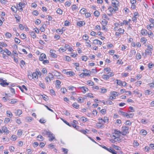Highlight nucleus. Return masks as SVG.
I'll use <instances>...</instances> for the list:
<instances>
[{
  "label": "nucleus",
  "mask_w": 154,
  "mask_h": 154,
  "mask_svg": "<svg viewBox=\"0 0 154 154\" xmlns=\"http://www.w3.org/2000/svg\"><path fill=\"white\" fill-rule=\"evenodd\" d=\"M140 133H141L142 134L144 135H146L147 134V131L143 129L141 130Z\"/></svg>",
  "instance_id": "3c124183"
},
{
  "label": "nucleus",
  "mask_w": 154,
  "mask_h": 154,
  "mask_svg": "<svg viewBox=\"0 0 154 154\" xmlns=\"http://www.w3.org/2000/svg\"><path fill=\"white\" fill-rule=\"evenodd\" d=\"M109 152L112 154H117L116 151L110 147L109 148Z\"/></svg>",
  "instance_id": "b1692460"
},
{
  "label": "nucleus",
  "mask_w": 154,
  "mask_h": 154,
  "mask_svg": "<svg viewBox=\"0 0 154 154\" xmlns=\"http://www.w3.org/2000/svg\"><path fill=\"white\" fill-rule=\"evenodd\" d=\"M57 14L61 15L62 14V10L60 8H58L57 11Z\"/></svg>",
  "instance_id": "4d7b16f0"
},
{
  "label": "nucleus",
  "mask_w": 154,
  "mask_h": 154,
  "mask_svg": "<svg viewBox=\"0 0 154 154\" xmlns=\"http://www.w3.org/2000/svg\"><path fill=\"white\" fill-rule=\"evenodd\" d=\"M86 11V10L85 8H82L80 11V12L81 14H85Z\"/></svg>",
  "instance_id": "c85d7f7f"
},
{
  "label": "nucleus",
  "mask_w": 154,
  "mask_h": 154,
  "mask_svg": "<svg viewBox=\"0 0 154 154\" xmlns=\"http://www.w3.org/2000/svg\"><path fill=\"white\" fill-rule=\"evenodd\" d=\"M109 152L112 154H117L116 151L110 147L109 148Z\"/></svg>",
  "instance_id": "393cba45"
},
{
  "label": "nucleus",
  "mask_w": 154,
  "mask_h": 154,
  "mask_svg": "<svg viewBox=\"0 0 154 154\" xmlns=\"http://www.w3.org/2000/svg\"><path fill=\"white\" fill-rule=\"evenodd\" d=\"M61 92L63 94H65V93L66 91L67 90L65 88H63L60 89Z\"/></svg>",
  "instance_id": "603ef678"
},
{
  "label": "nucleus",
  "mask_w": 154,
  "mask_h": 154,
  "mask_svg": "<svg viewBox=\"0 0 154 154\" xmlns=\"http://www.w3.org/2000/svg\"><path fill=\"white\" fill-rule=\"evenodd\" d=\"M75 88L72 86H70L68 87L67 89L69 90L73 91L74 90V89Z\"/></svg>",
  "instance_id": "bf43d9fd"
},
{
  "label": "nucleus",
  "mask_w": 154,
  "mask_h": 154,
  "mask_svg": "<svg viewBox=\"0 0 154 154\" xmlns=\"http://www.w3.org/2000/svg\"><path fill=\"white\" fill-rule=\"evenodd\" d=\"M4 51L8 56H10L11 55V52L8 49L5 48Z\"/></svg>",
  "instance_id": "cd10ccee"
},
{
  "label": "nucleus",
  "mask_w": 154,
  "mask_h": 154,
  "mask_svg": "<svg viewBox=\"0 0 154 154\" xmlns=\"http://www.w3.org/2000/svg\"><path fill=\"white\" fill-rule=\"evenodd\" d=\"M141 56L139 53H137L136 56V58L137 60H139L141 58Z\"/></svg>",
  "instance_id": "2f4dec72"
},
{
  "label": "nucleus",
  "mask_w": 154,
  "mask_h": 154,
  "mask_svg": "<svg viewBox=\"0 0 154 154\" xmlns=\"http://www.w3.org/2000/svg\"><path fill=\"white\" fill-rule=\"evenodd\" d=\"M84 99L82 97H79L77 100L78 102L79 103H82L84 102Z\"/></svg>",
  "instance_id": "bb28decb"
},
{
  "label": "nucleus",
  "mask_w": 154,
  "mask_h": 154,
  "mask_svg": "<svg viewBox=\"0 0 154 154\" xmlns=\"http://www.w3.org/2000/svg\"><path fill=\"white\" fill-rule=\"evenodd\" d=\"M141 33L143 35H146L147 34V32L146 29H143L141 30Z\"/></svg>",
  "instance_id": "72a5a7b5"
},
{
  "label": "nucleus",
  "mask_w": 154,
  "mask_h": 154,
  "mask_svg": "<svg viewBox=\"0 0 154 154\" xmlns=\"http://www.w3.org/2000/svg\"><path fill=\"white\" fill-rule=\"evenodd\" d=\"M25 119L27 122H30L32 121V118L31 116H28L25 118Z\"/></svg>",
  "instance_id": "f704fd0d"
},
{
  "label": "nucleus",
  "mask_w": 154,
  "mask_h": 154,
  "mask_svg": "<svg viewBox=\"0 0 154 154\" xmlns=\"http://www.w3.org/2000/svg\"><path fill=\"white\" fill-rule=\"evenodd\" d=\"M7 46V45L4 42H0V47L3 48V47H6Z\"/></svg>",
  "instance_id": "c756f323"
},
{
  "label": "nucleus",
  "mask_w": 154,
  "mask_h": 154,
  "mask_svg": "<svg viewBox=\"0 0 154 154\" xmlns=\"http://www.w3.org/2000/svg\"><path fill=\"white\" fill-rule=\"evenodd\" d=\"M126 115H127L126 116V117H127V118H132L134 116V114L131 113L130 114H128L127 113V114Z\"/></svg>",
  "instance_id": "09e8293b"
},
{
  "label": "nucleus",
  "mask_w": 154,
  "mask_h": 154,
  "mask_svg": "<svg viewBox=\"0 0 154 154\" xmlns=\"http://www.w3.org/2000/svg\"><path fill=\"white\" fill-rule=\"evenodd\" d=\"M5 35L6 37L8 38H10L11 37V34L9 32H6L5 34Z\"/></svg>",
  "instance_id": "864d4df0"
},
{
  "label": "nucleus",
  "mask_w": 154,
  "mask_h": 154,
  "mask_svg": "<svg viewBox=\"0 0 154 154\" xmlns=\"http://www.w3.org/2000/svg\"><path fill=\"white\" fill-rule=\"evenodd\" d=\"M17 137L15 135L13 134L11 137V140L13 141H15L17 139Z\"/></svg>",
  "instance_id": "37998d69"
},
{
  "label": "nucleus",
  "mask_w": 154,
  "mask_h": 154,
  "mask_svg": "<svg viewBox=\"0 0 154 154\" xmlns=\"http://www.w3.org/2000/svg\"><path fill=\"white\" fill-rule=\"evenodd\" d=\"M11 10L14 12H16L17 11V8L16 7L12 6L11 8Z\"/></svg>",
  "instance_id": "338daca9"
},
{
  "label": "nucleus",
  "mask_w": 154,
  "mask_h": 154,
  "mask_svg": "<svg viewBox=\"0 0 154 154\" xmlns=\"http://www.w3.org/2000/svg\"><path fill=\"white\" fill-rule=\"evenodd\" d=\"M108 9L109 11L111 13H112L113 11H115V8H113L111 7H109L108 8Z\"/></svg>",
  "instance_id": "c03bdc74"
},
{
  "label": "nucleus",
  "mask_w": 154,
  "mask_h": 154,
  "mask_svg": "<svg viewBox=\"0 0 154 154\" xmlns=\"http://www.w3.org/2000/svg\"><path fill=\"white\" fill-rule=\"evenodd\" d=\"M107 91V89L106 88H100L99 89V92L101 93H104Z\"/></svg>",
  "instance_id": "c9c22d12"
},
{
  "label": "nucleus",
  "mask_w": 154,
  "mask_h": 154,
  "mask_svg": "<svg viewBox=\"0 0 154 154\" xmlns=\"http://www.w3.org/2000/svg\"><path fill=\"white\" fill-rule=\"evenodd\" d=\"M89 130L87 129H85V130H84L82 129H81L79 130V131L81 132L83 134H85L87 133V132H88Z\"/></svg>",
  "instance_id": "aec40b11"
},
{
  "label": "nucleus",
  "mask_w": 154,
  "mask_h": 154,
  "mask_svg": "<svg viewBox=\"0 0 154 154\" xmlns=\"http://www.w3.org/2000/svg\"><path fill=\"white\" fill-rule=\"evenodd\" d=\"M82 38L84 40L86 41V40H88V36L87 35L85 34L83 35Z\"/></svg>",
  "instance_id": "13d9d810"
},
{
  "label": "nucleus",
  "mask_w": 154,
  "mask_h": 154,
  "mask_svg": "<svg viewBox=\"0 0 154 154\" xmlns=\"http://www.w3.org/2000/svg\"><path fill=\"white\" fill-rule=\"evenodd\" d=\"M130 2L131 4V8L133 9H134L135 8L136 0H130Z\"/></svg>",
  "instance_id": "f8f14e48"
},
{
  "label": "nucleus",
  "mask_w": 154,
  "mask_h": 154,
  "mask_svg": "<svg viewBox=\"0 0 154 154\" xmlns=\"http://www.w3.org/2000/svg\"><path fill=\"white\" fill-rule=\"evenodd\" d=\"M146 39L145 37H142L140 39L141 42L143 43V44L146 43Z\"/></svg>",
  "instance_id": "e433bc0d"
},
{
  "label": "nucleus",
  "mask_w": 154,
  "mask_h": 154,
  "mask_svg": "<svg viewBox=\"0 0 154 154\" xmlns=\"http://www.w3.org/2000/svg\"><path fill=\"white\" fill-rule=\"evenodd\" d=\"M65 71L66 72H64V74H65L68 76H74L75 75V73L72 71L66 72V70Z\"/></svg>",
  "instance_id": "6e6552de"
},
{
  "label": "nucleus",
  "mask_w": 154,
  "mask_h": 154,
  "mask_svg": "<svg viewBox=\"0 0 154 154\" xmlns=\"http://www.w3.org/2000/svg\"><path fill=\"white\" fill-rule=\"evenodd\" d=\"M39 85L43 89H45V85L44 83H43L41 82L39 83Z\"/></svg>",
  "instance_id": "680f3d73"
},
{
  "label": "nucleus",
  "mask_w": 154,
  "mask_h": 154,
  "mask_svg": "<svg viewBox=\"0 0 154 154\" xmlns=\"http://www.w3.org/2000/svg\"><path fill=\"white\" fill-rule=\"evenodd\" d=\"M112 146L114 149H116V150H120L121 149L120 147L119 146H116V145H113Z\"/></svg>",
  "instance_id": "6e6d98bb"
},
{
  "label": "nucleus",
  "mask_w": 154,
  "mask_h": 154,
  "mask_svg": "<svg viewBox=\"0 0 154 154\" xmlns=\"http://www.w3.org/2000/svg\"><path fill=\"white\" fill-rule=\"evenodd\" d=\"M46 58V56L44 54H41L39 57V60L40 61H42L45 59Z\"/></svg>",
  "instance_id": "2eb2a0df"
},
{
  "label": "nucleus",
  "mask_w": 154,
  "mask_h": 154,
  "mask_svg": "<svg viewBox=\"0 0 154 154\" xmlns=\"http://www.w3.org/2000/svg\"><path fill=\"white\" fill-rule=\"evenodd\" d=\"M37 137L38 138H40V139H38V140L39 141H43L44 140V138L41 135H39L37 136Z\"/></svg>",
  "instance_id": "de8ad7c7"
},
{
  "label": "nucleus",
  "mask_w": 154,
  "mask_h": 154,
  "mask_svg": "<svg viewBox=\"0 0 154 154\" xmlns=\"http://www.w3.org/2000/svg\"><path fill=\"white\" fill-rule=\"evenodd\" d=\"M0 80H2V82L0 83V84L2 86H5L7 85H9V83L6 82H5L4 80H3L2 79H1Z\"/></svg>",
  "instance_id": "dca6fc26"
},
{
  "label": "nucleus",
  "mask_w": 154,
  "mask_h": 154,
  "mask_svg": "<svg viewBox=\"0 0 154 154\" xmlns=\"http://www.w3.org/2000/svg\"><path fill=\"white\" fill-rule=\"evenodd\" d=\"M103 124H102L99 122L96 124V126L98 128H102L103 127Z\"/></svg>",
  "instance_id": "f3484780"
},
{
  "label": "nucleus",
  "mask_w": 154,
  "mask_h": 154,
  "mask_svg": "<svg viewBox=\"0 0 154 154\" xmlns=\"http://www.w3.org/2000/svg\"><path fill=\"white\" fill-rule=\"evenodd\" d=\"M116 83L117 85L122 86L123 82L122 81L118 79H116Z\"/></svg>",
  "instance_id": "4c0bfd02"
},
{
  "label": "nucleus",
  "mask_w": 154,
  "mask_h": 154,
  "mask_svg": "<svg viewBox=\"0 0 154 154\" xmlns=\"http://www.w3.org/2000/svg\"><path fill=\"white\" fill-rule=\"evenodd\" d=\"M104 70L106 72H108V74L109 72L111 71V69L109 67L105 68L104 69Z\"/></svg>",
  "instance_id": "69168bd1"
},
{
  "label": "nucleus",
  "mask_w": 154,
  "mask_h": 154,
  "mask_svg": "<svg viewBox=\"0 0 154 154\" xmlns=\"http://www.w3.org/2000/svg\"><path fill=\"white\" fill-rule=\"evenodd\" d=\"M86 43L87 44V45H86V46L88 48H91V45L90 43V41L89 40H86Z\"/></svg>",
  "instance_id": "a878e982"
},
{
  "label": "nucleus",
  "mask_w": 154,
  "mask_h": 154,
  "mask_svg": "<svg viewBox=\"0 0 154 154\" xmlns=\"http://www.w3.org/2000/svg\"><path fill=\"white\" fill-rule=\"evenodd\" d=\"M17 8L18 9V10L20 11H23V7L20 6V5H17Z\"/></svg>",
  "instance_id": "052dcab7"
},
{
  "label": "nucleus",
  "mask_w": 154,
  "mask_h": 154,
  "mask_svg": "<svg viewBox=\"0 0 154 154\" xmlns=\"http://www.w3.org/2000/svg\"><path fill=\"white\" fill-rule=\"evenodd\" d=\"M1 129L3 133H5L6 134H8L10 132V131L8 130L7 128L5 126L2 127Z\"/></svg>",
  "instance_id": "39448f33"
},
{
  "label": "nucleus",
  "mask_w": 154,
  "mask_h": 154,
  "mask_svg": "<svg viewBox=\"0 0 154 154\" xmlns=\"http://www.w3.org/2000/svg\"><path fill=\"white\" fill-rule=\"evenodd\" d=\"M121 133L119 131L116 129L110 135L111 139L110 141L112 143H115V142H119L121 141V138L120 134Z\"/></svg>",
  "instance_id": "f257e3e1"
},
{
  "label": "nucleus",
  "mask_w": 154,
  "mask_h": 154,
  "mask_svg": "<svg viewBox=\"0 0 154 154\" xmlns=\"http://www.w3.org/2000/svg\"><path fill=\"white\" fill-rule=\"evenodd\" d=\"M55 51L52 49H51L50 51V55L54 58L56 57L57 56V55L55 54Z\"/></svg>",
  "instance_id": "0eeeda50"
},
{
  "label": "nucleus",
  "mask_w": 154,
  "mask_h": 154,
  "mask_svg": "<svg viewBox=\"0 0 154 154\" xmlns=\"http://www.w3.org/2000/svg\"><path fill=\"white\" fill-rule=\"evenodd\" d=\"M72 106L75 108L76 109H78L79 108V106L76 103H74L72 105Z\"/></svg>",
  "instance_id": "ea45409f"
},
{
  "label": "nucleus",
  "mask_w": 154,
  "mask_h": 154,
  "mask_svg": "<svg viewBox=\"0 0 154 154\" xmlns=\"http://www.w3.org/2000/svg\"><path fill=\"white\" fill-rule=\"evenodd\" d=\"M16 112H15L16 116H19L22 113V111L20 109H18L16 111Z\"/></svg>",
  "instance_id": "5701e85b"
},
{
  "label": "nucleus",
  "mask_w": 154,
  "mask_h": 154,
  "mask_svg": "<svg viewBox=\"0 0 154 154\" xmlns=\"http://www.w3.org/2000/svg\"><path fill=\"white\" fill-rule=\"evenodd\" d=\"M110 94L112 96L114 97L116 99V97L117 96L119 95V93L116 91H112L110 92Z\"/></svg>",
  "instance_id": "9b49d317"
},
{
  "label": "nucleus",
  "mask_w": 154,
  "mask_h": 154,
  "mask_svg": "<svg viewBox=\"0 0 154 154\" xmlns=\"http://www.w3.org/2000/svg\"><path fill=\"white\" fill-rule=\"evenodd\" d=\"M58 73V75H57V78L58 79H60L62 77L61 74L58 72H57V74Z\"/></svg>",
  "instance_id": "e2e57ef3"
},
{
  "label": "nucleus",
  "mask_w": 154,
  "mask_h": 154,
  "mask_svg": "<svg viewBox=\"0 0 154 154\" xmlns=\"http://www.w3.org/2000/svg\"><path fill=\"white\" fill-rule=\"evenodd\" d=\"M61 82L59 80H57L56 82V85L57 88H59L60 87Z\"/></svg>",
  "instance_id": "a211bd4d"
},
{
  "label": "nucleus",
  "mask_w": 154,
  "mask_h": 154,
  "mask_svg": "<svg viewBox=\"0 0 154 154\" xmlns=\"http://www.w3.org/2000/svg\"><path fill=\"white\" fill-rule=\"evenodd\" d=\"M48 137L49 138V140L51 142L53 141V140H56L54 135L51 132L50 135H48Z\"/></svg>",
  "instance_id": "423d86ee"
},
{
  "label": "nucleus",
  "mask_w": 154,
  "mask_h": 154,
  "mask_svg": "<svg viewBox=\"0 0 154 154\" xmlns=\"http://www.w3.org/2000/svg\"><path fill=\"white\" fill-rule=\"evenodd\" d=\"M6 114L7 116L11 118L13 116V114L11 112L9 111H7L6 112Z\"/></svg>",
  "instance_id": "7c9ffc66"
},
{
  "label": "nucleus",
  "mask_w": 154,
  "mask_h": 154,
  "mask_svg": "<svg viewBox=\"0 0 154 154\" xmlns=\"http://www.w3.org/2000/svg\"><path fill=\"white\" fill-rule=\"evenodd\" d=\"M83 71L85 72L84 73L85 74V76H89L91 75V71L86 69L83 70Z\"/></svg>",
  "instance_id": "1a4fd4ad"
},
{
  "label": "nucleus",
  "mask_w": 154,
  "mask_h": 154,
  "mask_svg": "<svg viewBox=\"0 0 154 154\" xmlns=\"http://www.w3.org/2000/svg\"><path fill=\"white\" fill-rule=\"evenodd\" d=\"M79 88L82 90V92L84 94L88 91V89L85 86L80 87Z\"/></svg>",
  "instance_id": "9d476101"
},
{
  "label": "nucleus",
  "mask_w": 154,
  "mask_h": 154,
  "mask_svg": "<svg viewBox=\"0 0 154 154\" xmlns=\"http://www.w3.org/2000/svg\"><path fill=\"white\" fill-rule=\"evenodd\" d=\"M142 83V82L141 81H138L135 83V85L137 86H139Z\"/></svg>",
  "instance_id": "8fccbe9b"
},
{
  "label": "nucleus",
  "mask_w": 154,
  "mask_h": 154,
  "mask_svg": "<svg viewBox=\"0 0 154 154\" xmlns=\"http://www.w3.org/2000/svg\"><path fill=\"white\" fill-rule=\"evenodd\" d=\"M103 121L101 123L102 124H104L106 122H109V119L108 118L106 117H104L103 118Z\"/></svg>",
  "instance_id": "58836bf2"
},
{
  "label": "nucleus",
  "mask_w": 154,
  "mask_h": 154,
  "mask_svg": "<svg viewBox=\"0 0 154 154\" xmlns=\"http://www.w3.org/2000/svg\"><path fill=\"white\" fill-rule=\"evenodd\" d=\"M118 113L120 115L123 116H126V115L127 114V113L125 112H124L122 111L121 110H119L118 112Z\"/></svg>",
  "instance_id": "4be33fe9"
},
{
  "label": "nucleus",
  "mask_w": 154,
  "mask_h": 154,
  "mask_svg": "<svg viewBox=\"0 0 154 154\" xmlns=\"http://www.w3.org/2000/svg\"><path fill=\"white\" fill-rule=\"evenodd\" d=\"M94 14L95 16L98 17L100 15V13L98 11H96L94 12Z\"/></svg>",
  "instance_id": "49530a36"
},
{
  "label": "nucleus",
  "mask_w": 154,
  "mask_h": 154,
  "mask_svg": "<svg viewBox=\"0 0 154 154\" xmlns=\"http://www.w3.org/2000/svg\"><path fill=\"white\" fill-rule=\"evenodd\" d=\"M147 49L152 51L153 50V46H152L150 44L148 45H147Z\"/></svg>",
  "instance_id": "0e129e2a"
},
{
  "label": "nucleus",
  "mask_w": 154,
  "mask_h": 154,
  "mask_svg": "<svg viewBox=\"0 0 154 154\" xmlns=\"http://www.w3.org/2000/svg\"><path fill=\"white\" fill-rule=\"evenodd\" d=\"M28 78L30 80L34 79L35 80L38 79V77L36 72H35L32 73L31 72H29L28 73Z\"/></svg>",
  "instance_id": "f03ea898"
},
{
  "label": "nucleus",
  "mask_w": 154,
  "mask_h": 154,
  "mask_svg": "<svg viewBox=\"0 0 154 154\" xmlns=\"http://www.w3.org/2000/svg\"><path fill=\"white\" fill-rule=\"evenodd\" d=\"M51 132L49 131H47L46 130H44L42 133V134L43 135H47L48 136L50 134H51Z\"/></svg>",
  "instance_id": "ddd939ff"
},
{
  "label": "nucleus",
  "mask_w": 154,
  "mask_h": 154,
  "mask_svg": "<svg viewBox=\"0 0 154 154\" xmlns=\"http://www.w3.org/2000/svg\"><path fill=\"white\" fill-rule=\"evenodd\" d=\"M142 77V75H141L140 74H137V75L136 76V78L137 80L140 79L141 77Z\"/></svg>",
  "instance_id": "774afa93"
},
{
  "label": "nucleus",
  "mask_w": 154,
  "mask_h": 154,
  "mask_svg": "<svg viewBox=\"0 0 154 154\" xmlns=\"http://www.w3.org/2000/svg\"><path fill=\"white\" fill-rule=\"evenodd\" d=\"M10 102H9V103L11 104H14L18 102V100L17 99H11L10 100Z\"/></svg>",
  "instance_id": "6ab92c4d"
},
{
  "label": "nucleus",
  "mask_w": 154,
  "mask_h": 154,
  "mask_svg": "<svg viewBox=\"0 0 154 154\" xmlns=\"http://www.w3.org/2000/svg\"><path fill=\"white\" fill-rule=\"evenodd\" d=\"M111 3L112 6L115 8V11L118 10V7L119 6V2L116 0H112Z\"/></svg>",
  "instance_id": "7ed1b4c3"
},
{
  "label": "nucleus",
  "mask_w": 154,
  "mask_h": 154,
  "mask_svg": "<svg viewBox=\"0 0 154 154\" xmlns=\"http://www.w3.org/2000/svg\"><path fill=\"white\" fill-rule=\"evenodd\" d=\"M129 127L126 126H123L122 127V134L123 135H125L129 133Z\"/></svg>",
  "instance_id": "20e7f679"
},
{
  "label": "nucleus",
  "mask_w": 154,
  "mask_h": 154,
  "mask_svg": "<svg viewBox=\"0 0 154 154\" xmlns=\"http://www.w3.org/2000/svg\"><path fill=\"white\" fill-rule=\"evenodd\" d=\"M102 78L104 80H106L109 79V76L108 75H103L102 76Z\"/></svg>",
  "instance_id": "79ce46f5"
},
{
  "label": "nucleus",
  "mask_w": 154,
  "mask_h": 154,
  "mask_svg": "<svg viewBox=\"0 0 154 154\" xmlns=\"http://www.w3.org/2000/svg\"><path fill=\"white\" fill-rule=\"evenodd\" d=\"M146 53L149 55L150 56H151L152 54V51L150 50H149L147 49H146Z\"/></svg>",
  "instance_id": "412c9836"
},
{
  "label": "nucleus",
  "mask_w": 154,
  "mask_h": 154,
  "mask_svg": "<svg viewBox=\"0 0 154 154\" xmlns=\"http://www.w3.org/2000/svg\"><path fill=\"white\" fill-rule=\"evenodd\" d=\"M101 22L103 25H106L108 23V21L105 19H103L102 20Z\"/></svg>",
  "instance_id": "a18cd8bd"
},
{
  "label": "nucleus",
  "mask_w": 154,
  "mask_h": 154,
  "mask_svg": "<svg viewBox=\"0 0 154 154\" xmlns=\"http://www.w3.org/2000/svg\"><path fill=\"white\" fill-rule=\"evenodd\" d=\"M77 8V7L76 6V5L75 4L73 5L72 6V9L73 11H75Z\"/></svg>",
  "instance_id": "5fc2aeb1"
},
{
  "label": "nucleus",
  "mask_w": 154,
  "mask_h": 154,
  "mask_svg": "<svg viewBox=\"0 0 154 154\" xmlns=\"http://www.w3.org/2000/svg\"><path fill=\"white\" fill-rule=\"evenodd\" d=\"M30 35L32 38H34L36 37V35L35 33L33 32H30Z\"/></svg>",
  "instance_id": "a19ab883"
},
{
  "label": "nucleus",
  "mask_w": 154,
  "mask_h": 154,
  "mask_svg": "<svg viewBox=\"0 0 154 154\" xmlns=\"http://www.w3.org/2000/svg\"><path fill=\"white\" fill-rule=\"evenodd\" d=\"M85 24V23L83 21H80L77 22V24L78 26H83Z\"/></svg>",
  "instance_id": "473e14b6"
},
{
  "label": "nucleus",
  "mask_w": 154,
  "mask_h": 154,
  "mask_svg": "<svg viewBox=\"0 0 154 154\" xmlns=\"http://www.w3.org/2000/svg\"><path fill=\"white\" fill-rule=\"evenodd\" d=\"M93 44L95 45H101L102 44V42L98 39H94L93 41Z\"/></svg>",
  "instance_id": "4468645a"
}]
</instances>
